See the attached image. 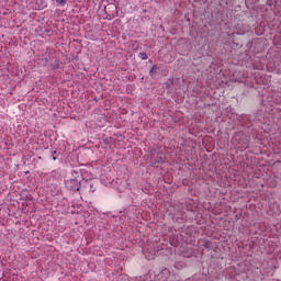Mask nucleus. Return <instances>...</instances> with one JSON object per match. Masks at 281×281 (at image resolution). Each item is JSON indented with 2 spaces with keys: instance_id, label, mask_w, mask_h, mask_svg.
<instances>
[{
  "instance_id": "nucleus-1",
  "label": "nucleus",
  "mask_w": 281,
  "mask_h": 281,
  "mask_svg": "<svg viewBox=\"0 0 281 281\" xmlns=\"http://www.w3.org/2000/svg\"><path fill=\"white\" fill-rule=\"evenodd\" d=\"M65 186H66L67 190H71L72 192L80 191V181H78L77 179L66 180Z\"/></svg>"
},
{
  "instance_id": "nucleus-2",
  "label": "nucleus",
  "mask_w": 281,
  "mask_h": 281,
  "mask_svg": "<svg viewBox=\"0 0 281 281\" xmlns=\"http://www.w3.org/2000/svg\"><path fill=\"white\" fill-rule=\"evenodd\" d=\"M158 71H159V67H157V65H154L149 70L150 78H157Z\"/></svg>"
},
{
  "instance_id": "nucleus-3",
  "label": "nucleus",
  "mask_w": 281,
  "mask_h": 281,
  "mask_svg": "<svg viewBox=\"0 0 281 281\" xmlns=\"http://www.w3.org/2000/svg\"><path fill=\"white\" fill-rule=\"evenodd\" d=\"M236 148H239V150H247V148H249V142L245 140L241 145H236Z\"/></svg>"
},
{
  "instance_id": "nucleus-4",
  "label": "nucleus",
  "mask_w": 281,
  "mask_h": 281,
  "mask_svg": "<svg viewBox=\"0 0 281 281\" xmlns=\"http://www.w3.org/2000/svg\"><path fill=\"white\" fill-rule=\"evenodd\" d=\"M138 58H140V60H148V55L145 52H143L138 54Z\"/></svg>"
},
{
  "instance_id": "nucleus-5",
  "label": "nucleus",
  "mask_w": 281,
  "mask_h": 281,
  "mask_svg": "<svg viewBox=\"0 0 281 281\" xmlns=\"http://www.w3.org/2000/svg\"><path fill=\"white\" fill-rule=\"evenodd\" d=\"M56 3H59L60 5H63L66 3V1L65 0H56Z\"/></svg>"
},
{
  "instance_id": "nucleus-6",
  "label": "nucleus",
  "mask_w": 281,
  "mask_h": 281,
  "mask_svg": "<svg viewBox=\"0 0 281 281\" xmlns=\"http://www.w3.org/2000/svg\"><path fill=\"white\" fill-rule=\"evenodd\" d=\"M52 155H53V160L56 161V150L52 151Z\"/></svg>"
},
{
  "instance_id": "nucleus-7",
  "label": "nucleus",
  "mask_w": 281,
  "mask_h": 281,
  "mask_svg": "<svg viewBox=\"0 0 281 281\" xmlns=\"http://www.w3.org/2000/svg\"><path fill=\"white\" fill-rule=\"evenodd\" d=\"M238 137H240V134H237V135L235 136V138H233V142H236V139H238Z\"/></svg>"
}]
</instances>
